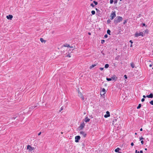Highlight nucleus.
<instances>
[{
	"label": "nucleus",
	"instance_id": "nucleus-16",
	"mask_svg": "<svg viewBox=\"0 0 153 153\" xmlns=\"http://www.w3.org/2000/svg\"><path fill=\"white\" fill-rule=\"evenodd\" d=\"M40 40L41 42L42 43L43 42H44L45 43L46 42V41L45 40L42 38H40Z\"/></svg>",
	"mask_w": 153,
	"mask_h": 153
},
{
	"label": "nucleus",
	"instance_id": "nucleus-58",
	"mask_svg": "<svg viewBox=\"0 0 153 153\" xmlns=\"http://www.w3.org/2000/svg\"><path fill=\"white\" fill-rule=\"evenodd\" d=\"M96 10H98V9H97V8H96Z\"/></svg>",
	"mask_w": 153,
	"mask_h": 153
},
{
	"label": "nucleus",
	"instance_id": "nucleus-34",
	"mask_svg": "<svg viewBox=\"0 0 153 153\" xmlns=\"http://www.w3.org/2000/svg\"><path fill=\"white\" fill-rule=\"evenodd\" d=\"M113 1H114L113 0H110V3L111 4H112V3H113Z\"/></svg>",
	"mask_w": 153,
	"mask_h": 153
},
{
	"label": "nucleus",
	"instance_id": "nucleus-47",
	"mask_svg": "<svg viewBox=\"0 0 153 153\" xmlns=\"http://www.w3.org/2000/svg\"><path fill=\"white\" fill-rule=\"evenodd\" d=\"M146 97V96L145 95H144L143 96V97L144 98H145Z\"/></svg>",
	"mask_w": 153,
	"mask_h": 153
},
{
	"label": "nucleus",
	"instance_id": "nucleus-3",
	"mask_svg": "<svg viewBox=\"0 0 153 153\" xmlns=\"http://www.w3.org/2000/svg\"><path fill=\"white\" fill-rule=\"evenodd\" d=\"M116 15L115 11H112L110 15V19L112 20L116 17Z\"/></svg>",
	"mask_w": 153,
	"mask_h": 153
},
{
	"label": "nucleus",
	"instance_id": "nucleus-5",
	"mask_svg": "<svg viewBox=\"0 0 153 153\" xmlns=\"http://www.w3.org/2000/svg\"><path fill=\"white\" fill-rule=\"evenodd\" d=\"M147 64L149 65L150 67H151L153 65V62L150 61H147Z\"/></svg>",
	"mask_w": 153,
	"mask_h": 153
},
{
	"label": "nucleus",
	"instance_id": "nucleus-24",
	"mask_svg": "<svg viewBox=\"0 0 153 153\" xmlns=\"http://www.w3.org/2000/svg\"><path fill=\"white\" fill-rule=\"evenodd\" d=\"M91 13L93 15H94L95 13V12L94 10H92L91 11Z\"/></svg>",
	"mask_w": 153,
	"mask_h": 153
},
{
	"label": "nucleus",
	"instance_id": "nucleus-38",
	"mask_svg": "<svg viewBox=\"0 0 153 153\" xmlns=\"http://www.w3.org/2000/svg\"><path fill=\"white\" fill-rule=\"evenodd\" d=\"M67 56L69 57H71V56L69 53H68L67 54Z\"/></svg>",
	"mask_w": 153,
	"mask_h": 153
},
{
	"label": "nucleus",
	"instance_id": "nucleus-12",
	"mask_svg": "<svg viewBox=\"0 0 153 153\" xmlns=\"http://www.w3.org/2000/svg\"><path fill=\"white\" fill-rule=\"evenodd\" d=\"M6 18L7 19L11 20L13 18V16L12 15H9L6 16Z\"/></svg>",
	"mask_w": 153,
	"mask_h": 153
},
{
	"label": "nucleus",
	"instance_id": "nucleus-57",
	"mask_svg": "<svg viewBox=\"0 0 153 153\" xmlns=\"http://www.w3.org/2000/svg\"><path fill=\"white\" fill-rule=\"evenodd\" d=\"M61 134H63V132H61Z\"/></svg>",
	"mask_w": 153,
	"mask_h": 153
},
{
	"label": "nucleus",
	"instance_id": "nucleus-32",
	"mask_svg": "<svg viewBox=\"0 0 153 153\" xmlns=\"http://www.w3.org/2000/svg\"><path fill=\"white\" fill-rule=\"evenodd\" d=\"M150 103L153 105V100H152L150 102Z\"/></svg>",
	"mask_w": 153,
	"mask_h": 153
},
{
	"label": "nucleus",
	"instance_id": "nucleus-31",
	"mask_svg": "<svg viewBox=\"0 0 153 153\" xmlns=\"http://www.w3.org/2000/svg\"><path fill=\"white\" fill-rule=\"evenodd\" d=\"M106 80L108 81H110L111 80V78H106Z\"/></svg>",
	"mask_w": 153,
	"mask_h": 153
},
{
	"label": "nucleus",
	"instance_id": "nucleus-13",
	"mask_svg": "<svg viewBox=\"0 0 153 153\" xmlns=\"http://www.w3.org/2000/svg\"><path fill=\"white\" fill-rule=\"evenodd\" d=\"M90 120V119L88 117H87L85 118V121L86 123L89 122Z\"/></svg>",
	"mask_w": 153,
	"mask_h": 153
},
{
	"label": "nucleus",
	"instance_id": "nucleus-40",
	"mask_svg": "<svg viewBox=\"0 0 153 153\" xmlns=\"http://www.w3.org/2000/svg\"><path fill=\"white\" fill-rule=\"evenodd\" d=\"M100 70L102 71L103 70V69H104V68H100Z\"/></svg>",
	"mask_w": 153,
	"mask_h": 153
},
{
	"label": "nucleus",
	"instance_id": "nucleus-55",
	"mask_svg": "<svg viewBox=\"0 0 153 153\" xmlns=\"http://www.w3.org/2000/svg\"><path fill=\"white\" fill-rule=\"evenodd\" d=\"M145 150L146 151L147 150V148H145Z\"/></svg>",
	"mask_w": 153,
	"mask_h": 153
},
{
	"label": "nucleus",
	"instance_id": "nucleus-4",
	"mask_svg": "<svg viewBox=\"0 0 153 153\" xmlns=\"http://www.w3.org/2000/svg\"><path fill=\"white\" fill-rule=\"evenodd\" d=\"M27 149L29 151H32L34 150V148L33 147L31 146L30 145H28L27 146Z\"/></svg>",
	"mask_w": 153,
	"mask_h": 153
},
{
	"label": "nucleus",
	"instance_id": "nucleus-2",
	"mask_svg": "<svg viewBox=\"0 0 153 153\" xmlns=\"http://www.w3.org/2000/svg\"><path fill=\"white\" fill-rule=\"evenodd\" d=\"M117 19L114 21V23L117 24L122 21L123 19V18L120 16L117 17Z\"/></svg>",
	"mask_w": 153,
	"mask_h": 153
},
{
	"label": "nucleus",
	"instance_id": "nucleus-25",
	"mask_svg": "<svg viewBox=\"0 0 153 153\" xmlns=\"http://www.w3.org/2000/svg\"><path fill=\"white\" fill-rule=\"evenodd\" d=\"M110 33H111V31L110 30H107V33L109 35H110Z\"/></svg>",
	"mask_w": 153,
	"mask_h": 153
},
{
	"label": "nucleus",
	"instance_id": "nucleus-56",
	"mask_svg": "<svg viewBox=\"0 0 153 153\" xmlns=\"http://www.w3.org/2000/svg\"><path fill=\"white\" fill-rule=\"evenodd\" d=\"M135 135L137 134V133H135Z\"/></svg>",
	"mask_w": 153,
	"mask_h": 153
},
{
	"label": "nucleus",
	"instance_id": "nucleus-30",
	"mask_svg": "<svg viewBox=\"0 0 153 153\" xmlns=\"http://www.w3.org/2000/svg\"><path fill=\"white\" fill-rule=\"evenodd\" d=\"M64 109V107L63 106H62L61 108H60V110L59 111V112H60L61 111H62V110H63V109Z\"/></svg>",
	"mask_w": 153,
	"mask_h": 153
},
{
	"label": "nucleus",
	"instance_id": "nucleus-53",
	"mask_svg": "<svg viewBox=\"0 0 153 153\" xmlns=\"http://www.w3.org/2000/svg\"><path fill=\"white\" fill-rule=\"evenodd\" d=\"M130 47H132V44H131L130 45Z\"/></svg>",
	"mask_w": 153,
	"mask_h": 153
},
{
	"label": "nucleus",
	"instance_id": "nucleus-10",
	"mask_svg": "<svg viewBox=\"0 0 153 153\" xmlns=\"http://www.w3.org/2000/svg\"><path fill=\"white\" fill-rule=\"evenodd\" d=\"M106 113L107 114H105L104 116V117L105 118H107L110 116V113L108 111H107L106 112Z\"/></svg>",
	"mask_w": 153,
	"mask_h": 153
},
{
	"label": "nucleus",
	"instance_id": "nucleus-14",
	"mask_svg": "<svg viewBox=\"0 0 153 153\" xmlns=\"http://www.w3.org/2000/svg\"><path fill=\"white\" fill-rule=\"evenodd\" d=\"M146 97L148 98H152L153 97V94L151 93L149 95H147Z\"/></svg>",
	"mask_w": 153,
	"mask_h": 153
},
{
	"label": "nucleus",
	"instance_id": "nucleus-9",
	"mask_svg": "<svg viewBox=\"0 0 153 153\" xmlns=\"http://www.w3.org/2000/svg\"><path fill=\"white\" fill-rule=\"evenodd\" d=\"M106 93L105 89L104 88H103L102 91H101L100 94L101 95H104Z\"/></svg>",
	"mask_w": 153,
	"mask_h": 153
},
{
	"label": "nucleus",
	"instance_id": "nucleus-59",
	"mask_svg": "<svg viewBox=\"0 0 153 153\" xmlns=\"http://www.w3.org/2000/svg\"><path fill=\"white\" fill-rule=\"evenodd\" d=\"M137 153H140V152H137Z\"/></svg>",
	"mask_w": 153,
	"mask_h": 153
},
{
	"label": "nucleus",
	"instance_id": "nucleus-20",
	"mask_svg": "<svg viewBox=\"0 0 153 153\" xmlns=\"http://www.w3.org/2000/svg\"><path fill=\"white\" fill-rule=\"evenodd\" d=\"M131 67H132V68H133L134 67V64L133 63V62H131Z\"/></svg>",
	"mask_w": 153,
	"mask_h": 153
},
{
	"label": "nucleus",
	"instance_id": "nucleus-15",
	"mask_svg": "<svg viewBox=\"0 0 153 153\" xmlns=\"http://www.w3.org/2000/svg\"><path fill=\"white\" fill-rule=\"evenodd\" d=\"M117 77H116L115 75L113 76L111 78V80H114L116 81L117 79Z\"/></svg>",
	"mask_w": 153,
	"mask_h": 153
},
{
	"label": "nucleus",
	"instance_id": "nucleus-22",
	"mask_svg": "<svg viewBox=\"0 0 153 153\" xmlns=\"http://www.w3.org/2000/svg\"><path fill=\"white\" fill-rule=\"evenodd\" d=\"M109 66V65L108 64H106L105 65V68H108Z\"/></svg>",
	"mask_w": 153,
	"mask_h": 153
},
{
	"label": "nucleus",
	"instance_id": "nucleus-43",
	"mask_svg": "<svg viewBox=\"0 0 153 153\" xmlns=\"http://www.w3.org/2000/svg\"><path fill=\"white\" fill-rule=\"evenodd\" d=\"M124 77H125V78L126 79H127V76L126 75H125L124 76Z\"/></svg>",
	"mask_w": 153,
	"mask_h": 153
},
{
	"label": "nucleus",
	"instance_id": "nucleus-61",
	"mask_svg": "<svg viewBox=\"0 0 153 153\" xmlns=\"http://www.w3.org/2000/svg\"><path fill=\"white\" fill-rule=\"evenodd\" d=\"M121 153V152H120V153Z\"/></svg>",
	"mask_w": 153,
	"mask_h": 153
},
{
	"label": "nucleus",
	"instance_id": "nucleus-50",
	"mask_svg": "<svg viewBox=\"0 0 153 153\" xmlns=\"http://www.w3.org/2000/svg\"><path fill=\"white\" fill-rule=\"evenodd\" d=\"M88 35H91V33H90V32H88Z\"/></svg>",
	"mask_w": 153,
	"mask_h": 153
},
{
	"label": "nucleus",
	"instance_id": "nucleus-7",
	"mask_svg": "<svg viewBox=\"0 0 153 153\" xmlns=\"http://www.w3.org/2000/svg\"><path fill=\"white\" fill-rule=\"evenodd\" d=\"M80 135H82L84 137H86V134L82 131H81L80 132Z\"/></svg>",
	"mask_w": 153,
	"mask_h": 153
},
{
	"label": "nucleus",
	"instance_id": "nucleus-45",
	"mask_svg": "<svg viewBox=\"0 0 153 153\" xmlns=\"http://www.w3.org/2000/svg\"><path fill=\"white\" fill-rule=\"evenodd\" d=\"M134 143H133V142H132L131 144V146H134Z\"/></svg>",
	"mask_w": 153,
	"mask_h": 153
},
{
	"label": "nucleus",
	"instance_id": "nucleus-17",
	"mask_svg": "<svg viewBox=\"0 0 153 153\" xmlns=\"http://www.w3.org/2000/svg\"><path fill=\"white\" fill-rule=\"evenodd\" d=\"M149 30L147 29L145 30L144 32V34H148L149 33Z\"/></svg>",
	"mask_w": 153,
	"mask_h": 153
},
{
	"label": "nucleus",
	"instance_id": "nucleus-21",
	"mask_svg": "<svg viewBox=\"0 0 153 153\" xmlns=\"http://www.w3.org/2000/svg\"><path fill=\"white\" fill-rule=\"evenodd\" d=\"M63 46L65 47H69L70 45L68 44H66L63 45Z\"/></svg>",
	"mask_w": 153,
	"mask_h": 153
},
{
	"label": "nucleus",
	"instance_id": "nucleus-41",
	"mask_svg": "<svg viewBox=\"0 0 153 153\" xmlns=\"http://www.w3.org/2000/svg\"><path fill=\"white\" fill-rule=\"evenodd\" d=\"M108 37V35L107 34H105L104 35V37L107 38Z\"/></svg>",
	"mask_w": 153,
	"mask_h": 153
},
{
	"label": "nucleus",
	"instance_id": "nucleus-60",
	"mask_svg": "<svg viewBox=\"0 0 153 153\" xmlns=\"http://www.w3.org/2000/svg\"><path fill=\"white\" fill-rule=\"evenodd\" d=\"M122 0H120V1H121Z\"/></svg>",
	"mask_w": 153,
	"mask_h": 153
},
{
	"label": "nucleus",
	"instance_id": "nucleus-39",
	"mask_svg": "<svg viewBox=\"0 0 153 153\" xmlns=\"http://www.w3.org/2000/svg\"><path fill=\"white\" fill-rule=\"evenodd\" d=\"M117 0H115L114 1V4H117Z\"/></svg>",
	"mask_w": 153,
	"mask_h": 153
},
{
	"label": "nucleus",
	"instance_id": "nucleus-54",
	"mask_svg": "<svg viewBox=\"0 0 153 153\" xmlns=\"http://www.w3.org/2000/svg\"><path fill=\"white\" fill-rule=\"evenodd\" d=\"M140 131H142L143 130V129L142 128H141L140 129Z\"/></svg>",
	"mask_w": 153,
	"mask_h": 153
},
{
	"label": "nucleus",
	"instance_id": "nucleus-1",
	"mask_svg": "<svg viewBox=\"0 0 153 153\" xmlns=\"http://www.w3.org/2000/svg\"><path fill=\"white\" fill-rule=\"evenodd\" d=\"M144 36V34L143 31L140 32V31L139 32H136L135 34H134V36L135 37H138L139 36H141L143 37Z\"/></svg>",
	"mask_w": 153,
	"mask_h": 153
},
{
	"label": "nucleus",
	"instance_id": "nucleus-29",
	"mask_svg": "<svg viewBox=\"0 0 153 153\" xmlns=\"http://www.w3.org/2000/svg\"><path fill=\"white\" fill-rule=\"evenodd\" d=\"M144 139V138L143 137H142V136L140 137L139 138V139L140 140H143Z\"/></svg>",
	"mask_w": 153,
	"mask_h": 153
},
{
	"label": "nucleus",
	"instance_id": "nucleus-8",
	"mask_svg": "<svg viewBox=\"0 0 153 153\" xmlns=\"http://www.w3.org/2000/svg\"><path fill=\"white\" fill-rule=\"evenodd\" d=\"M85 124L84 123H83L81 124L80 126H79V128L80 129L82 130V129L84 127H85Z\"/></svg>",
	"mask_w": 153,
	"mask_h": 153
},
{
	"label": "nucleus",
	"instance_id": "nucleus-37",
	"mask_svg": "<svg viewBox=\"0 0 153 153\" xmlns=\"http://www.w3.org/2000/svg\"><path fill=\"white\" fill-rule=\"evenodd\" d=\"M105 42V40H102L101 41V43L103 44Z\"/></svg>",
	"mask_w": 153,
	"mask_h": 153
},
{
	"label": "nucleus",
	"instance_id": "nucleus-33",
	"mask_svg": "<svg viewBox=\"0 0 153 153\" xmlns=\"http://www.w3.org/2000/svg\"><path fill=\"white\" fill-rule=\"evenodd\" d=\"M90 5L93 7H94V4L93 3L91 4Z\"/></svg>",
	"mask_w": 153,
	"mask_h": 153
},
{
	"label": "nucleus",
	"instance_id": "nucleus-11",
	"mask_svg": "<svg viewBox=\"0 0 153 153\" xmlns=\"http://www.w3.org/2000/svg\"><path fill=\"white\" fill-rule=\"evenodd\" d=\"M78 96L82 98V100H84V97L81 92H78Z\"/></svg>",
	"mask_w": 153,
	"mask_h": 153
},
{
	"label": "nucleus",
	"instance_id": "nucleus-23",
	"mask_svg": "<svg viewBox=\"0 0 153 153\" xmlns=\"http://www.w3.org/2000/svg\"><path fill=\"white\" fill-rule=\"evenodd\" d=\"M141 104H139L138 105V106L137 107V109H138L140 108L141 107Z\"/></svg>",
	"mask_w": 153,
	"mask_h": 153
},
{
	"label": "nucleus",
	"instance_id": "nucleus-51",
	"mask_svg": "<svg viewBox=\"0 0 153 153\" xmlns=\"http://www.w3.org/2000/svg\"><path fill=\"white\" fill-rule=\"evenodd\" d=\"M138 152V151H137V150H135V153H137V152Z\"/></svg>",
	"mask_w": 153,
	"mask_h": 153
},
{
	"label": "nucleus",
	"instance_id": "nucleus-46",
	"mask_svg": "<svg viewBox=\"0 0 153 153\" xmlns=\"http://www.w3.org/2000/svg\"><path fill=\"white\" fill-rule=\"evenodd\" d=\"M129 42L131 43V44L133 43V42L132 40H131L129 41Z\"/></svg>",
	"mask_w": 153,
	"mask_h": 153
},
{
	"label": "nucleus",
	"instance_id": "nucleus-52",
	"mask_svg": "<svg viewBox=\"0 0 153 153\" xmlns=\"http://www.w3.org/2000/svg\"><path fill=\"white\" fill-rule=\"evenodd\" d=\"M70 48H73V46H70L69 47Z\"/></svg>",
	"mask_w": 153,
	"mask_h": 153
},
{
	"label": "nucleus",
	"instance_id": "nucleus-18",
	"mask_svg": "<svg viewBox=\"0 0 153 153\" xmlns=\"http://www.w3.org/2000/svg\"><path fill=\"white\" fill-rule=\"evenodd\" d=\"M120 150V149L119 148H117L115 150V152H118Z\"/></svg>",
	"mask_w": 153,
	"mask_h": 153
},
{
	"label": "nucleus",
	"instance_id": "nucleus-44",
	"mask_svg": "<svg viewBox=\"0 0 153 153\" xmlns=\"http://www.w3.org/2000/svg\"><path fill=\"white\" fill-rule=\"evenodd\" d=\"M41 133H41V132H39L38 133V135L39 136L40 135H41Z\"/></svg>",
	"mask_w": 153,
	"mask_h": 153
},
{
	"label": "nucleus",
	"instance_id": "nucleus-36",
	"mask_svg": "<svg viewBox=\"0 0 153 153\" xmlns=\"http://www.w3.org/2000/svg\"><path fill=\"white\" fill-rule=\"evenodd\" d=\"M141 143L142 145H143L144 144V141H143V140H142L141 141Z\"/></svg>",
	"mask_w": 153,
	"mask_h": 153
},
{
	"label": "nucleus",
	"instance_id": "nucleus-27",
	"mask_svg": "<svg viewBox=\"0 0 153 153\" xmlns=\"http://www.w3.org/2000/svg\"><path fill=\"white\" fill-rule=\"evenodd\" d=\"M117 121V119H114L112 121V124L113 125H114V122H116Z\"/></svg>",
	"mask_w": 153,
	"mask_h": 153
},
{
	"label": "nucleus",
	"instance_id": "nucleus-26",
	"mask_svg": "<svg viewBox=\"0 0 153 153\" xmlns=\"http://www.w3.org/2000/svg\"><path fill=\"white\" fill-rule=\"evenodd\" d=\"M117 121V119H114L112 121V124L113 125H114V122H116Z\"/></svg>",
	"mask_w": 153,
	"mask_h": 153
},
{
	"label": "nucleus",
	"instance_id": "nucleus-6",
	"mask_svg": "<svg viewBox=\"0 0 153 153\" xmlns=\"http://www.w3.org/2000/svg\"><path fill=\"white\" fill-rule=\"evenodd\" d=\"M80 139V137L79 136H77L75 137V142L77 143L79 142V140Z\"/></svg>",
	"mask_w": 153,
	"mask_h": 153
},
{
	"label": "nucleus",
	"instance_id": "nucleus-49",
	"mask_svg": "<svg viewBox=\"0 0 153 153\" xmlns=\"http://www.w3.org/2000/svg\"><path fill=\"white\" fill-rule=\"evenodd\" d=\"M143 26H145V23H143Z\"/></svg>",
	"mask_w": 153,
	"mask_h": 153
},
{
	"label": "nucleus",
	"instance_id": "nucleus-28",
	"mask_svg": "<svg viewBox=\"0 0 153 153\" xmlns=\"http://www.w3.org/2000/svg\"><path fill=\"white\" fill-rule=\"evenodd\" d=\"M93 2H94V4H95V5H97V4H98V3H97V1H93Z\"/></svg>",
	"mask_w": 153,
	"mask_h": 153
},
{
	"label": "nucleus",
	"instance_id": "nucleus-48",
	"mask_svg": "<svg viewBox=\"0 0 153 153\" xmlns=\"http://www.w3.org/2000/svg\"><path fill=\"white\" fill-rule=\"evenodd\" d=\"M140 153H143V151L142 150H141L140 152Z\"/></svg>",
	"mask_w": 153,
	"mask_h": 153
},
{
	"label": "nucleus",
	"instance_id": "nucleus-42",
	"mask_svg": "<svg viewBox=\"0 0 153 153\" xmlns=\"http://www.w3.org/2000/svg\"><path fill=\"white\" fill-rule=\"evenodd\" d=\"M144 101H145V99L144 98H143L141 99L142 102H144Z\"/></svg>",
	"mask_w": 153,
	"mask_h": 153
},
{
	"label": "nucleus",
	"instance_id": "nucleus-19",
	"mask_svg": "<svg viewBox=\"0 0 153 153\" xmlns=\"http://www.w3.org/2000/svg\"><path fill=\"white\" fill-rule=\"evenodd\" d=\"M96 64H93L90 67V68L91 69L94 68V67L95 66H96Z\"/></svg>",
	"mask_w": 153,
	"mask_h": 153
},
{
	"label": "nucleus",
	"instance_id": "nucleus-35",
	"mask_svg": "<svg viewBox=\"0 0 153 153\" xmlns=\"http://www.w3.org/2000/svg\"><path fill=\"white\" fill-rule=\"evenodd\" d=\"M126 22H127V20H124V22H123V24H125L126 23Z\"/></svg>",
	"mask_w": 153,
	"mask_h": 153
}]
</instances>
